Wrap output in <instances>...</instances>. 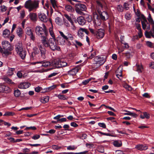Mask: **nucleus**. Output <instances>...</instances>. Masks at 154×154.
I'll return each instance as SVG.
<instances>
[{
	"instance_id": "nucleus-1",
	"label": "nucleus",
	"mask_w": 154,
	"mask_h": 154,
	"mask_svg": "<svg viewBox=\"0 0 154 154\" xmlns=\"http://www.w3.org/2000/svg\"><path fill=\"white\" fill-rule=\"evenodd\" d=\"M41 42L37 43V46L40 51V58L45 59L46 58V50L45 48L49 47L50 45V39L48 40L46 36H43L41 38Z\"/></svg>"
},
{
	"instance_id": "nucleus-2",
	"label": "nucleus",
	"mask_w": 154,
	"mask_h": 154,
	"mask_svg": "<svg viewBox=\"0 0 154 154\" xmlns=\"http://www.w3.org/2000/svg\"><path fill=\"white\" fill-rule=\"evenodd\" d=\"M2 46L4 49L3 54L6 57L11 54V51L13 49V47L10 43L7 41L4 40L2 42Z\"/></svg>"
},
{
	"instance_id": "nucleus-3",
	"label": "nucleus",
	"mask_w": 154,
	"mask_h": 154,
	"mask_svg": "<svg viewBox=\"0 0 154 154\" xmlns=\"http://www.w3.org/2000/svg\"><path fill=\"white\" fill-rule=\"evenodd\" d=\"M39 1L35 0L32 1L31 0L27 1L25 4V7L28 9L29 11L37 8L38 7Z\"/></svg>"
},
{
	"instance_id": "nucleus-4",
	"label": "nucleus",
	"mask_w": 154,
	"mask_h": 154,
	"mask_svg": "<svg viewBox=\"0 0 154 154\" xmlns=\"http://www.w3.org/2000/svg\"><path fill=\"white\" fill-rule=\"evenodd\" d=\"M35 31L36 34L41 38L43 36H46L47 34V32H46L42 27L38 26L35 27Z\"/></svg>"
},
{
	"instance_id": "nucleus-5",
	"label": "nucleus",
	"mask_w": 154,
	"mask_h": 154,
	"mask_svg": "<svg viewBox=\"0 0 154 154\" xmlns=\"http://www.w3.org/2000/svg\"><path fill=\"white\" fill-rule=\"evenodd\" d=\"M52 63L53 66L57 68L66 66L67 65V63L63 60H54Z\"/></svg>"
},
{
	"instance_id": "nucleus-6",
	"label": "nucleus",
	"mask_w": 154,
	"mask_h": 154,
	"mask_svg": "<svg viewBox=\"0 0 154 154\" xmlns=\"http://www.w3.org/2000/svg\"><path fill=\"white\" fill-rule=\"evenodd\" d=\"M55 40L56 39H54L52 38L50 39V45H49V47L53 51L55 50H59L60 48L56 44L55 42Z\"/></svg>"
},
{
	"instance_id": "nucleus-7",
	"label": "nucleus",
	"mask_w": 154,
	"mask_h": 154,
	"mask_svg": "<svg viewBox=\"0 0 154 154\" xmlns=\"http://www.w3.org/2000/svg\"><path fill=\"white\" fill-rule=\"evenodd\" d=\"M142 17L143 19V21H141V23L143 29L145 30L147 28L148 30H149L150 29V26L143 15H142Z\"/></svg>"
},
{
	"instance_id": "nucleus-8",
	"label": "nucleus",
	"mask_w": 154,
	"mask_h": 154,
	"mask_svg": "<svg viewBox=\"0 0 154 154\" xmlns=\"http://www.w3.org/2000/svg\"><path fill=\"white\" fill-rule=\"evenodd\" d=\"M98 12L102 20H106L109 18V15L106 11H103L102 12L101 11H100L99 10H98Z\"/></svg>"
},
{
	"instance_id": "nucleus-9",
	"label": "nucleus",
	"mask_w": 154,
	"mask_h": 154,
	"mask_svg": "<svg viewBox=\"0 0 154 154\" xmlns=\"http://www.w3.org/2000/svg\"><path fill=\"white\" fill-rule=\"evenodd\" d=\"M104 31L103 29H99L96 32L95 35L98 39L103 38L104 36Z\"/></svg>"
},
{
	"instance_id": "nucleus-10",
	"label": "nucleus",
	"mask_w": 154,
	"mask_h": 154,
	"mask_svg": "<svg viewBox=\"0 0 154 154\" xmlns=\"http://www.w3.org/2000/svg\"><path fill=\"white\" fill-rule=\"evenodd\" d=\"M38 16L40 20L43 22H46L48 20L47 16L44 13L40 12L38 14Z\"/></svg>"
},
{
	"instance_id": "nucleus-11",
	"label": "nucleus",
	"mask_w": 154,
	"mask_h": 154,
	"mask_svg": "<svg viewBox=\"0 0 154 154\" xmlns=\"http://www.w3.org/2000/svg\"><path fill=\"white\" fill-rule=\"evenodd\" d=\"M26 34L30 36V39L33 41L35 40V36L33 35L32 29L31 27H27L26 29Z\"/></svg>"
},
{
	"instance_id": "nucleus-12",
	"label": "nucleus",
	"mask_w": 154,
	"mask_h": 154,
	"mask_svg": "<svg viewBox=\"0 0 154 154\" xmlns=\"http://www.w3.org/2000/svg\"><path fill=\"white\" fill-rule=\"evenodd\" d=\"M84 33L88 34V32L85 29L80 28L78 31V35L79 38H82L84 35Z\"/></svg>"
},
{
	"instance_id": "nucleus-13",
	"label": "nucleus",
	"mask_w": 154,
	"mask_h": 154,
	"mask_svg": "<svg viewBox=\"0 0 154 154\" xmlns=\"http://www.w3.org/2000/svg\"><path fill=\"white\" fill-rule=\"evenodd\" d=\"M35 63L39 64L40 66H42V67H47L51 65V63L49 62L46 60L36 62Z\"/></svg>"
},
{
	"instance_id": "nucleus-14",
	"label": "nucleus",
	"mask_w": 154,
	"mask_h": 154,
	"mask_svg": "<svg viewBox=\"0 0 154 154\" xmlns=\"http://www.w3.org/2000/svg\"><path fill=\"white\" fill-rule=\"evenodd\" d=\"M15 50L17 53L23 50V44L21 42L17 43L15 46Z\"/></svg>"
},
{
	"instance_id": "nucleus-15",
	"label": "nucleus",
	"mask_w": 154,
	"mask_h": 154,
	"mask_svg": "<svg viewBox=\"0 0 154 154\" xmlns=\"http://www.w3.org/2000/svg\"><path fill=\"white\" fill-rule=\"evenodd\" d=\"M30 85V84L28 82H23L19 85L18 88L20 89H26L29 88Z\"/></svg>"
},
{
	"instance_id": "nucleus-16",
	"label": "nucleus",
	"mask_w": 154,
	"mask_h": 154,
	"mask_svg": "<svg viewBox=\"0 0 154 154\" xmlns=\"http://www.w3.org/2000/svg\"><path fill=\"white\" fill-rule=\"evenodd\" d=\"M75 9H78L82 11H85L87 9L86 7L84 4L79 3L75 4Z\"/></svg>"
},
{
	"instance_id": "nucleus-17",
	"label": "nucleus",
	"mask_w": 154,
	"mask_h": 154,
	"mask_svg": "<svg viewBox=\"0 0 154 154\" xmlns=\"http://www.w3.org/2000/svg\"><path fill=\"white\" fill-rule=\"evenodd\" d=\"M148 146L146 144H139L136 146L135 148L140 150H146L148 149Z\"/></svg>"
},
{
	"instance_id": "nucleus-18",
	"label": "nucleus",
	"mask_w": 154,
	"mask_h": 154,
	"mask_svg": "<svg viewBox=\"0 0 154 154\" xmlns=\"http://www.w3.org/2000/svg\"><path fill=\"white\" fill-rule=\"evenodd\" d=\"M77 21L79 24L81 25H84L85 23L86 20L84 17L82 16H80L77 18Z\"/></svg>"
},
{
	"instance_id": "nucleus-19",
	"label": "nucleus",
	"mask_w": 154,
	"mask_h": 154,
	"mask_svg": "<svg viewBox=\"0 0 154 154\" xmlns=\"http://www.w3.org/2000/svg\"><path fill=\"white\" fill-rule=\"evenodd\" d=\"M104 3V1L103 0H97L96 3L97 7L98 8L100 9H102Z\"/></svg>"
},
{
	"instance_id": "nucleus-20",
	"label": "nucleus",
	"mask_w": 154,
	"mask_h": 154,
	"mask_svg": "<svg viewBox=\"0 0 154 154\" xmlns=\"http://www.w3.org/2000/svg\"><path fill=\"white\" fill-rule=\"evenodd\" d=\"M16 32L17 35L20 38L22 37L24 35V32L22 29L19 27L17 30Z\"/></svg>"
},
{
	"instance_id": "nucleus-21",
	"label": "nucleus",
	"mask_w": 154,
	"mask_h": 154,
	"mask_svg": "<svg viewBox=\"0 0 154 154\" xmlns=\"http://www.w3.org/2000/svg\"><path fill=\"white\" fill-rule=\"evenodd\" d=\"M17 53L19 55L21 58L23 60L25 59L26 54V51L23 50L19 52H17Z\"/></svg>"
},
{
	"instance_id": "nucleus-22",
	"label": "nucleus",
	"mask_w": 154,
	"mask_h": 154,
	"mask_svg": "<svg viewBox=\"0 0 154 154\" xmlns=\"http://www.w3.org/2000/svg\"><path fill=\"white\" fill-rule=\"evenodd\" d=\"M96 19H94V24L95 28L96 27H97L98 26H100L101 24V20L100 19H98V16L97 15H96Z\"/></svg>"
},
{
	"instance_id": "nucleus-23",
	"label": "nucleus",
	"mask_w": 154,
	"mask_h": 154,
	"mask_svg": "<svg viewBox=\"0 0 154 154\" xmlns=\"http://www.w3.org/2000/svg\"><path fill=\"white\" fill-rule=\"evenodd\" d=\"M30 19L33 21H36L37 20V15L35 13H31L29 15Z\"/></svg>"
},
{
	"instance_id": "nucleus-24",
	"label": "nucleus",
	"mask_w": 154,
	"mask_h": 154,
	"mask_svg": "<svg viewBox=\"0 0 154 154\" xmlns=\"http://www.w3.org/2000/svg\"><path fill=\"white\" fill-rule=\"evenodd\" d=\"M78 72V69L77 68H74L70 70L68 72V75H70L74 76L76 75Z\"/></svg>"
},
{
	"instance_id": "nucleus-25",
	"label": "nucleus",
	"mask_w": 154,
	"mask_h": 154,
	"mask_svg": "<svg viewBox=\"0 0 154 154\" xmlns=\"http://www.w3.org/2000/svg\"><path fill=\"white\" fill-rule=\"evenodd\" d=\"M49 31L50 35L53 38L52 39H55V35L53 31V28L52 25L49 28Z\"/></svg>"
},
{
	"instance_id": "nucleus-26",
	"label": "nucleus",
	"mask_w": 154,
	"mask_h": 154,
	"mask_svg": "<svg viewBox=\"0 0 154 154\" xmlns=\"http://www.w3.org/2000/svg\"><path fill=\"white\" fill-rule=\"evenodd\" d=\"M8 91H10V88L8 87L3 85L0 86V92H4Z\"/></svg>"
},
{
	"instance_id": "nucleus-27",
	"label": "nucleus",
	"mask_w": 154,
	"mask_h": 154,
	"mask_svg": "<svg viewBox=\"0 0 154 154\" xmlns=\"http://www.w3.org/2000/svg\"><path fill=\"white\" fill-rule=\"evenodd\" d=\"M114 146L117 147H120L122 146V142L121 140H115L113 142Z\"/></svg>"
},
{
	"instance_id": "nucleus-28",
	"label": "nucleus",
	"mask_w": 154,
	"mask_h": 154,
	"mask_svg": "<svg viewBox=\"0 0 154 154\" xmlns=\"http://www.w3.org/2000/svg\"><path fill=\"white\" fill-rule=\"evenodd\" d=\"M10 34V31L7 29H5L3 32V36L5 38H8Z\"/></svg>"
},
{
	"instance_id": "nucleus-29",
	"label": "nucleus",
	"mask_w": 154,
	"mask_h": 154,
	"mask_svg": "<svg viewBox=\"0 0 154 154\" xmlns=\"http://www.w3.org/2000/svg\"><path fill=\"white\" fill-rule=\"evenodd\" d=\"M14 68H8V70L7 72L8 75L9 76H11L14 74V72L15 70Z\"/></svg>"
},
{
	"instance_id": "nucleus-30",
	"label": "nucleus",
	"mask_w": 154,
	"mask_h": 154,
	"mask_svg": "<svg viewBox=\"0 0 154 154\" xmlns=\"http://www.w3.org/2000/svg\"><path fill=\"white\" fill-rule=\"evenodd\" d=\"M65 9L69 12H72L74 11V8L70 5H66L65 7Z\"/></svg>"
},
{
	"instance_id": "nucleus-31",
	"label": "nucleus",
	"mask_w": 154,
	"mask_h": 154,
	"mask_svg": "<svg viewBox=\"0 0 154 154\" xmlns=\"http://www.w3.org/2000/svg\"><path fill=\"white\" fill-rule=\"evenodd\" d=\"M103 62H99V63H94L93 65L92 66V67L93 68H98L101 65L103 64Z\"/></svg>"
},
{
	"instance_id": "nucleus-32",
	"label": "nucleus",
	"mask_w": 154,
	"mask_h": 154,
	"mask_svg": "<svg viewBox=\"0 0 154 154\" xmlns=\"http://www.w3.org/2000/svg\"><path fill=\"white\" fill-rule=\"evenodd\" d=\"M55 22L59 25L60 26L62 24V22L61 19L59 17H57L55 20Z\"/></svg>"
},
{
	"instance_id": "nucleus-33",
	"label": "nucleus",
	"mask_w": 154,
	"mask_h": 154,
	"mask_svg": "<svg viewBox=\"0 0 154 154\" xmlns=\"http://www.w3.org/2000/svg\"><path fill=\"white\" fill-rule=\"evenodd\" d=\"M143 115H140V117L142 119L146 118L147 119H148L149 118V115L146 112H145L143 113Z\"/></svg>"
},
{
	"instance_id": "nucleus-34",
	"label": "nucleus",
	"mask_w": 154,
	"mask_h": 154,
	"mask_svg": "<svg viewBox=\"0 0 154 154\" xmlns=\"http://www.w3.org/2000/svg\"><path fill=\"white\" fill-rule=\"evenodd\" d=\"M70 23V27L69 28H68V29L72 31L75 30L76 29V27L74 24V22H72Z\"/></svg>"
},
{
	"instance_id": "nucleus-35",
	"label": "nucleus",
	"mask_w": 154,
	"mask_h": 154,
	"mask_svg": "<svg viewBox=\"0 0 154 154\" xmlns=\"http://www.w3.org/2000/svg\"><path fill=\"white\" fill-rule=\"evenodd\" d=\"M136 66L137 68L136 71L138 72H141L143 69V67L142 66H140L139 65L136 64Z\"/></svg>"
},
{
	"instance_id": "nucleus-36",
	"label": "nucleus",
	"mask_w": 154,
	"mask_h": 154,
	"mask_svg": "<svg viewBox=\"0 0 154 154\" xmlns=\"http://www.w3.org/2000/svg\"><path fill=\"white\" fill-rule=\"evenodd\" d=\"M149 23L150 24H154V21L151 17V15L150 14H149L147 18Z\"/></svg>"
},
{
	"instance_id": "nucleus-37",
	"label": "nucleus",
	"mask_w": 154,
	"mask_h": 154,
	"mask_svg": "<svg viewBox=\"0 0 154 154\" xmlns=\"http://www.w3.org/2000/svg\"><path fill=\"white\" fill-rule=\"evenodd\" d=\"M43 99L42 98L41 100V101L43 103H45L48 102L49 100V97L48 96H45L43 97Z\"/></svg>"
},
{
	"instance_id": "nucleus-38",
	"label": "nucleus",
	"mask_w": 154,
	"mask_h": 154,
	"mask_svg": "<svg viewBox=\"0 0 154 154\" xmlns=\"http://www.w3.org/2000/svg\"><path fill=\"white\" fill-rule=\"evenodd\" d=\"M65 39L63 38H60L57 40L59 43L61 45H63L65 43Z\"/></svg>"
},
{
	"instance_id": "nucleus-39",
	"label": "nucleus",
	"mask_w": 154,
	"mask_h": 154,
	"mask_svg": "<svg viewBox=\"0 0 154 154\" xmlns=\"http://www.w3.org/2000/svg\"><path fill=\"white\" fill-rule=\"evenodd\" d=\"M123 6L124 10H127L129 9V5L127 2L124 3Z\"/></svg>"
},
{
	"instance_id": "nucleus-40",
	"label": "nucleus",
	"mask_w": 154,
	"mask_h": 154,
	"mask_svg": "<svg viewBox=\"0 0 154 154\" xmlns=\"http://www.w3.org/2000/svg\"><path fill=\"white\" fill-rule=\"evenodd\" d=\"M57 97L59 99L62 100H65L67 99V97L63 94H58L57 95Z\"/></svg>"
},
{
	"instance_id": "nucleus-41",
	"label": "nucleus",
	"mask_w": 154,
	"mask_h": 154,
	"mask_svg": "<svg viewBox=\"0 0 154 154\" xmlns=\"http://www.w3.org/2000/svg\"><path fill=\"white\" fill-rule=\"evenodd\" d=\"M56 87V85H53V86H52L50 87H49L48 88H47L46 89H44V92H47L48 91H50L52 89H54Z\"/></svg>"
},
{
	"instance_id": "nucleus-42",
	"label": "nucleus",
	"mask_w": 154,
	"mask_h": 154,
	"mask_svg": "<svg viewBox=\"0 0 154 154\" xmlns=\"http://www.w3.org/2000/svg\"><path fill=\"white\" fill-rule=\"evenodd\" d=\"M85 18L86 20L88 22H90L92 20V17L91 15H86L85 16Z\"/></svg>"
},
{
	"instance_id": "nucleus-43",
	"label": "nucleus",
	"mask_w": 154,
	"mask_h": 154,
	"mask_svg": "<svg viewBox=\"0 0 154 154\" xmlns=\"http://www.w3.org/2000/svg\"><path fill=\"white\" fill-rule=\"evenodd\" d=\"M119 69H117V70L116 71V73L117 74H116L117 77L119 78V76L121 77L122 76V70L120 71H119Z\"/></svg>"
},
{
	"instance_id": "nucleus-44",
	"label": "nucleus",
	"mask_w": 154,
	"mask_h": 154,
	"mask_svg": "<svg viewBox=\"0 0 154 154\" xmlns=\"http://www.w3.org/2000/svg\"><path fill=\"white\" fill-rule=\"evenodd\" d=\"M14 95L16 97H18L21 94L20 91L18 89H17L14 91Z\"/></svg>"
},
{
	"instance_id": "nucleus-45",
	"label": "nucleus",
	"mask_w": 154,
	"mask_h": 154,
	"mask_svg": "<svg viewBox=\"0 0 154 154\" xmlns=\"http://www.w3.org/2000/svg\"><path fill=\"white\" fill-rule=\"evenodd\" d=\"M4 80L5 82L9 84H14V82L12 81L8 77L5 78Z\"/></svg>"
},
{
	"instance_id": "nucleus-46",
	"label": "nucleus",
	"mask_w": 154,
	"mask_h": 154,
	"mask_svg": "<svg viewBox=\"0 0 154 154\" xmlns=\"http://www.w3.org/2000/svg\"><path fill=\"white\" fill-rule=\"evenodd\" d=\"M64 24L67 29L69 28L70 27V25L67 20H64Z\"/></svg>"
},
{
	"instance_id": "nucleus-47",
	"label": "nucleus",
	"mask_w": 154,
	"mask_h": 154,
	"mask_svg": "<svg viewBox=\"0 0 154 154\" xmlns=\"http://www.w3.org/2000/svg\"><path fill=\"white\" fill-rule=\"evenodd\" d=\"M117 9L118 11L122 12L124 11V8L121 5H119L117 6Z\"/></svg>"
},
{
	"instance_id": "nucleus-48",
	"label": "nucleus",
	"mask_w": 154,
	"mask_h": 154,
	"mask_svg": "<svg viewBox=\"0 0 154 154\" xmlns=\"http://www.w3.org/2000/svg\"><path fill=\"white\" fill-rule=\"evenodd\" d=\"M64 17L66 18L67 20L70 23L73 22V21L72 20V18L71 17L69 16L68 15L66 14L64 15Z\"/></svg>"
},
{
	"instance_id": "nucleus-49",
	"label": "nucleus",
	"mask_w": 154,
	"mask_h": 154,
	"mask_svg": "<svg viewBox=\"0 0 154 154\" xmlns=\"http://www.w3.org/2000/svg\"><path fill=\"white\" fill-rule=\"evenodd\" d=\"M146 44L147 46L151 48H154V46L153 45V44L152 42L149 41H147L146 42Z\"/></svg>"
},
{
	"instance_id": "nucleus-50",
	"label": "nucleus",
	"mask_w": 154,
	"mask_h": 154,
	"mask_svg": "<svg viewBox=\"0 0 154 154\" xmlns=\"http://www.w3.org/2000/svg\"><path fill=\"white\" fill-rule=\"evenodd\" d=\"M125 18L127 20H130L131 18V14L130 13H126L125 15Z\"/></svg>"
},
{
	"instance_id": "nucleus-51",
	"label": "nucleus",
	"mask_w": 154,
	"mask_h": 154,
	"mask_svg": "<svg viewBox=\"0 0 154 154\" xmlns=\"http://www.w3.org/2000/svg\"><path fill=\"white\" fill-rule=\"evenodd\" d=\"M51 2L52 4L53 7L54 9H56L57 8V6L56 5L55 0H51Z\"/></svg>"
},
{
	"instance_id": "nucleus-52",
	"label": "nucleus",
	"mask_w": 154,
	"mask_h": 154,
	"mask_svg": "<svg viewBox=\"0 0 154 154\" xmlns=\"http://www.w3.org/2000/svg\"><path fill=\"white\" fill-rule=\"evenodd\" d=\"M67 38V39H65L66 40H67L68 39H70L71 40H72L73 39V37L72 35L71 34L69 33H68Z\"/></svg>"
},
{
	"instance_id": "nucleus-53",
	"label": "nucleus",
	"mask_w": 154,
	"mask_h": 154,
	"mask_svg": "<svg viewBox=\"0 0 154 154\" xmlns=\"http://www.w3.org/2000/svg\"><path fill=\"white\" fill-rule=\"evenodd\" d=\"M14 115V113L12 112H7L3 115L4 116H13Z\"/></svg>"
},
{
	"instance_id": "nucleus-54",
	"label": "nucleus",
	"mask_w": 154,
	"mask_h": 154,
	"mask_svg": "<svg viewBox=\"0 0 154 154\" xmlns=\"http://www.w3.org/2000/svg\"><path fill=\"white\" fill-rule=\"evenodd\" d=\"M29 129H31L32 130H35L36 129V128L35 126H31L29 127H26L25 130H27Z\"/></svg>"
},
{
	"instance_id": "nucleus-55",
	"label": "nucleus",
	"mask_w": 154,
	"mask_h": 154,
	"mask_svg": "<svg viewBox=\"0 0 154 154\" xmlns=\"http://www.w3.org/2000/svg\"><path fill=\"white\" fill-rule=\"evenodd\" d=\"M52 147L53 149L56 150H58L61 148L60 146L56 145H52Z\"/></svg>"
},
{
	"instance_id": "nucleus-56",
	"label": "nucleus",
	"mask_w": 154,
	"mask_h": 154,
	"mask_svg": "<svg viewBox=\"0 0 154 154\" xmlns=\"http://www.w3.org/2000/svg\"><path fill=\"white\" fill-rule=\"evenodd\" d=\"M77 148V147L74 146H70L67 147V149L68 150H74Z\"/></svg>"
},
{
	"instance_id": "nucleus-57",
	"label": "nucleus",
	"mask_w": 154,
	"mask_h": 154,
	"mask_svg": "<svg viewBox=\"0 0 154 154\" xmlns=\"http://www.w3.org/2000/svg\"><path fill=\"white\" fill-rule=\"evenodd\" d=\"M40 137V136L38 134H35L32 137V139L34 140L38 139Z\"/></svg>"
},
{
	"instance_id": "nucleus-58",
	"label": "nucleus",
	"mask_w": 154,
	"mask_h": 154,
	"mask_svg": "<svg viewBox=\"0 0 154 154\" xmlns=\"http://www.w3.org/2000/svg\"><path fill=\"white\" fill-rule=\"evenodd\" d=\"M1 10L2 12L5 11L7 10V7L5 5H1L0 6Z\"/></svg>"
},
{
	"instance_id": "nucleus-59",
	"label": "nucleus",
	"mask_w": 154,
	"mask_h": 154,
	"mask_svg": "<svg viewBox=\"0 0 154 154\" xmlns=\"http://www.w3.org/2000/svg\"><path fill=\"white\" fill-rule=\"evenodd\" d=\"M124 87L126 88V89H127L128 91H131L132 90V88L131 87L128 85H125L124 86Z\"/></svg>"
},
{
	"instance_id": "nucleus-60",
	"label": "nucleus",
	"mask_w": 154,
	"mask_h": 154,
	"mask_svg": "<svg viewBox=\"0 0 154 154\" xmlns=\"http://www.w3.org/2000/svg\"><path fill=\"white\" fill-rule=\"evenodd\" d=\"M101 59V57L97 56L95 57L94 60L96 62V63H99V61Z\"/></svg>"
},
{
	"instance_id": "nucleus-61",
	"label": "nucleus",
	"mask_w": 154,
	"mask_h": 154,
	"mask_svg": "<svg viewBox=\"0 0 154 154\" xmlns=\"http://www.w3.org/2000/svg\"><path fill=\"white\" fill-rule=\"evenodd\" d=\"M63 115H59L56 116L54 118V119H57L58 122L59 121V120L60 119V117H63Z\"/></svg>"
},
{
	"instance_id": "nucleus-62",
	"label": "nucleus",
	"mask_w": 154,
	"mask_h": 154,
	"mask_svg": "<svg viewBox=\"0 0 154 154\" xmlns=\"http://www.w3.org/2000/svg\"><path fill=\"white\" fill-rule=\"evenodd\" d=\"M39 51L38 48H34V52H33L35 55H37L39 54Z\"/></svg>"
},
{
	"instance_id": "nucleus-63",
	"label": "nucleus",
	"mask_w": 154,
	"mask_h": 154,
	"mask_svg": "<svg viewBox=\"0 0 154 154\" xmlns=\"http://www.w3.org/2000/svg\"><path fill=\"white\" fill-rule=\"evenodd\" d=\"M59 33L60 35L64 39H67V36L65 35L63 32L61 31H59Z\"/></svg>"
},
{
	"instance_id": "nucleus-64",
	"label": "nucleus",
	"mask_w": 154,
	"mask_h": 154,
	"mask_svg": "<svg viewBox=\"0 0 154 154\" xmlns=\"http://www.w3.org/2000/svg\"><path fill=\"white\" fill-rule=\"evenodd\" d=\"M145 35L146 37L148 38H151V35H150V33L146 31L145 33Z\"/></svg>"
}]
</instances>
